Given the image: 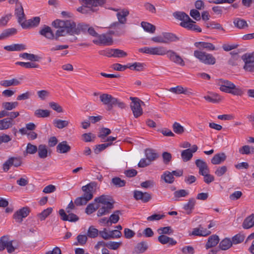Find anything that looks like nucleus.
I'll return each instance as SVG.
<instances>
[{"mask_svg":"<svg viewBox=\"0 0 254 254\" xmlns=\"http://www.w3.org/2000/svg\"><path fill=\"white\" fill-rule=\"evenodd\" d=\"M68 20H62L57 19L52 22V25L58 29L55 33V35L53 32L51 28L48 26L44 25V27L39 31V34L45 37L48 39L58 40L59 38L61 36H65L69 34V28L67 24Z\"/></svg>","mask_w":254,"mask_h":254,"instance_id":"f257e3e1","label":"nucleus"},{"mask_svg":"<svg viewBox=\"0 0 254 254\" xmlns=\"http://www.w3.org/2000/svg\"><path fill=\"white\" fill-rule=\"evenodd\" d=\"M82 5L77 10L82 14H87L96 12L99 7L106 2V0H79Z\"/></svg>","mask_w":254,"mask_h":254,"instance_id":"f03ea898","label":"nucleus"},{"mask_svg":"<svg viewBox=\"0 0 254 254\" xmlns=\"http://www.w3.org/2000/svg\"><path fill=\"white\" fill-rule=\"evenodd\" d=\"M67 25L69 28V34L71 35H79L81 32L85 33L86 31H87L90 35L94 37H97L99 35L93 27H90L86 24L79 23L76 25L74 22L68 20Z\"/></svg>","mask_w":254,"mask_h":254,"instance_id":"7ed1b4c3","label":"nucleus"},{"mask_svg":"<svg viewBox=\"0 0 254 254\" xmlns=\"http://www.w3.org/2000/svg\"><path fill=\"white\" fill-rule=\"evenodd\" d=\"M217 84L219 86L220 90L222 92L237 96H241L243 93L240 88L237 87L229 80L219 79L217 80Z\"/></svg>","mask_w":254,"mask_h":254,"instance_id":"20e7f679","label":"nucleus"},{"mask_svg":"<svg viewBox=\"0 0 254 254\" xmlns=\"http://www.w3.org/2000/svg\"><path fill=\"white\" fill-rule=\"evenodd\" d=\"M15 242L9 240L8 235H4L0 238V252L6 249L7 253L11 254L17 249L18 246L15 244Z\"/></svg>","mask_w":254,"mask_h":254,"instance_id":"39448f33","label":"nucleus"},{"mask_svg":"<svg viewBox=\"0 0 254 254\" xmlns=\"http://www.w3.org/2000/svg\"><path fill=\"white\" fill-rule=\"evenodd\" d=\"M169 50L163 46H157L148 47H145L138 49L140 53L149 54L153 56H164L167 55Z\"/></svg>","mask_w":254,"mask_h":254,"instance_id":"423d86ee","label":"nucleus"},{"mask_svg":"<svg viewBox=\"0 0 254 254\" xmlns=\"http://www.w3.org/2000/svg\"><path fill=\"white\" fill-rule=\"evenodd\" d=\"M194 56L200 62L207 65H213L216 63L215 58L210 54L200 50L194 51Z\"/></svg>","mask_w":254,"mask_h":254,"instance_id":"0eeeda50","label":"nucleus"},{"mask_svg":"<svg viewBox=\"0 0 254 254\" xmlns=\"http://www.w3.org/2000/svg\"><path fill=\"white\" fill-rule=\"evenodd\" d=\"M129 99L131 101L130 107L135 118H138L143 114V110L141 104H144L141 100L137 97H130Z\"/></svg>","mask_w":254,"mask_h":254,"instance_id":"6e6552de","label":"nucleus"},{"mask_svg":"<svg viewBox=\"0 0 254 254\" xmlns=\"http://www.w3.org/2000/svg\"><path fill=\"white\" fill-rule=\"evenodd\" d=\"M242 59L245 63L244 69L248 72H254V54H245L242 56Z\"/></svg>","mask_w":254,"mask_h":254,"instance_id":"1a4fd4ad","label":"nucleus"},{"mask_svg":"<svg viewBox=\"0 0 254 254\" xmlns=\"http://www.w3.org/2000/svg\"><path fill=\"white\" fill-rule=\"evenodd\" d=\"M99 98L100 101L103 104L107 106V110L110 111L112 109L114 106V101H116V98L107 93H103L100 95Z\"/></svg>","mask_w":254,"mask_h":254,"instance_id":"9d476101","label":"nucleus"},{"mask_svg":"<svg viewBox=\"0 0 254 254\" xmlns=\"http://www.w3.org/2000/svg\"><path fill=\"white\" fill-rule=\"evenodd\" d=\"M167 56L170 61L172 62L182 66H185V63L184 60L175 51L169 50Z\"/></svg>","mask_w":254,"mask_h":254,"instance_id":"9b49d317","label":"nucleus"},{"mask_svg":"<svg viewBox=\"0 0 254 254\" xmlns=\"http://www.w3.org/2000/svg\"><path fill=\"white\" fill-rule=\"evenodd\" d=\"M97 38H98L97 40L93 41V42L96 44L109 46L111 45L113 43L112 38L110 36H108L107 34H99Z\"/></svg>","mask_w":254,"mask_h":254,"instance_id":"f8f14e48","label":"nucleus"},{"mask_svg":"<svg viewBox=\"0 0 254 254\" xmlns=\"http://www.w3.org/2000/svg\"><path fill=\"white\" fill-rule=\"evenodd\" d=\"M67 213L68 214H67L65 211L63 209L59 210V215L63 221H68L71 222H75L79 220V217L74 213H72L71 212Z\"/></svg>","mask_w":254,"mask_h":254,"instance_id":"ddd939ff","label":"nucleus"},{"mask_svg":"<svg viewBox=\"0 0 254 254\" xmlns=\"http://www.w3.org/2000/svg\"><path fill=\"white\" fill-rule=\"evenodd\" d=\"M30 212V209L28 207H24L17 210L13 215V218L19 223H21L23 218L27 217Z\"/></svg>","mask_w":254,"mask_h":254,"instance_id":"4468645a","label":"nucleus"},{"mask_svg":"<svg viewBox=\"0 0 254 254\" xmlns=\"http://www.w3.org/2000/svg\"><path fill=\"white\" fill-rule=\"evenodd\" d=\"M133 197L137 200H140L143 202H148L151 199V195L148 192H143L139 190H134Z\"/></svg>","mask_w":254,"mask_h":254,"instance_id":"2eb2a0df","label":"nucleus"},{"mask_svg":"<svg viewBox=\"0 0 254 254\" xmlns=\"http://www.w3.org/2000/svg\"><path fill=\"white\" fill-rule=\"evenodd\" d=\"M40 22V18L38 16L34 17L28 20H24L21 23V26L24 29H27L32 27L37 26Z\"/></svg>","mask_w":254,"mask_h":254,"instance_id":"dca6fc26","label":"nucleus"},{"mask_svg":"<svg viewBox=\"0 0 254 254\" xmlns=\"http://www.w3.org/2000/svg\"><path fill=\"white\" fill-rule=\"evenodd\" d=\"M14 13L17 17L18 22L21 25V23L25 20V15L21 3L16 5Z\"/></svg>","mask_w":254,"mask_h":254,"instance_id":"f3484780","label":"nucleus"},{"mask_svg":"<svg viewBox=\"0 0 254 254\" xmlns=\"http://www.w3.org/2000/svg\"><path fill=\"white\" fill-rule=\"evenodd\" d=\"M195 165L199 169V174L202 176L209 173V169L207 164L201 159H197Z\"/></svg>","mask_w":254,"mask_h":254,"instance_id":"a211bd4d","label":"nucleus"},{"mask_svg":"<svg viewBox=\"0 0 254 254\" xmlns=\"http://www.w3.org/2000/svg\"><path fill=\"white\" fill-rule=\"evenodd\" d=\"M210 231L203 228L200 225L199 227L193 229L192 232L190 234V235L205 237L210 235Z\"/></svg>","mask_w":254,"mask_h":254,"instance_id":"6ab92c4d","label":"nucleus"},{"mask_svg":"<svg viewBox=\"0 0 254 254\" xmlns=\"http://www.w3.org/2000/svg\"><path fill=\"white\" fill-rule=\"evenodd\" d=\"M94 201L97 203H101L103 205H109V203H114L112 197L110 195H102L94 199Z\"/></svg>","mask_w":254,"mask_h":254,"instance_id":"aec40b11","label":"nucleus"},{"mask_svg":"<svg viewBox=\"0 0 254 254\" xmlns=\"http://www.w3.org/2000/svg\"><path fill=\"white\" fill-rule=\"evenodd\" d=\"M56 148L57 151L59 153H66L70 151L71 147L66 141H63L58 144Z\"/></svg>","mask_w":254,"mask_h":254,"instance_id":"412c9836","label":"nucleus"},{"mask_svg":"<svg viewBox=\"0 0 254 254\" xmlns=\"http://www.w3.org/2000/svg\"><path fill=\"white\" fill-rule=\"evenodd\" d=\"M227 156L225 153L221 152L215 154L211 159V163L214 165H218L225 161Z\"/></svg>","mask_w":254,"mask_h":254,"instance_id":"4be33fe9","label":"nucleus"},{"mask_svg":"<svg viewBox=\"0 0 254 254\" xmlns=\"http://www.w3.org/2000/svg\"><path fill=\"white\" fill-rule=\"evenodd\" d=\"M219 242V238L216 235H212L208 239L205 245V248L208 250L216 246Z\"/></svg>","mask_w":254,"mask_h":254,"instance_id":"5701e85b","label":"nucleus"},{"mask_svg":"<svg viewBox=\"0 0 254 254\" xmlns=\"http://www.w3.org/2000/svg\"><path fill=\"white\" fill-rule=\"evenodd\" d=\"M129 11L127 9H123L119 11L116 15L119 22L122 24H125L127 22V17Z\"/></svg>","mask_w":254,"mask_h":254,"instance_id":"b1692460","label":"nucleus"},{"mask_svg":"<svg viewBox=\"0 0 254 254\" xmlns=\"http://www.w3.org/2000/svg\"><path fill=\"white\" fill-rule=\"evenodd\" d=\"M93 195L90 194L86 195V196L83 195L82 196L76 198L74 201V203L77 206L85 205L88 201L93 198Z\"/></svg>","mask_w":254,"mask_h":254,"instance_id":"393cba45","label":"nucleus"},{"mask_svg":"<svg viewBox=\"0 0 254 254\" xmlns=\"http://www.w3.org/2000/svg\"><path fill=\"white\" fill-rule=\"evenodd\" d=\"M158 241L163 245L169 244L170 245L174 246L177 243V242L173 238L165 235H160L158 237Z\"/></svg>","mask_w":254,"mask_h":254,"instance_id":"a878e982","label":"nucleus"},{"mask_svg":"<svg viewBox=\"0 0 254 254\" xmlns=\"http://www.w3.org/2000/svg\"><path fill=\"white\" fill-rule=\"evenodd\" d=\"M194 46L199 49H206L208 51H214L216 50L215 47L211 43L199 42H195Z\"/></svg>","mask_w":254,"mask_h":254,"instance_id":"bb28decb","label":"nucleus"},{"mask_svg":"<svg viewBox=\"0 0 254 254\" xmlns=\"http://www.w3.org/2000/svg\"><path fill=\"white\" fill-rule=\"evenodd\" d=\"M113 208V203H109V205H103L102 207L99 209L97 212V216L100 217L109 214Z\"/></svg>","mask_w":254,"mask_h":254,"instance_id":"cd10ccee","label":"nucleus"},{"mask_svg":"<svg viewBox=\"0 0 254 254\" xmlns=\"http://www.w3.org/2000/svg\"><path fill=\"white\" fill-rule=\"evenodd\" d=\"M254 226V214H252L246 217L243 222L242 226L243 228L248 229L253 227Z\"/></svg>","mask_w":254,"mask_h":254,"instance_id":"c85d7f7f","label":"nucleus"},{"mask_svg":"<svg viewBox=\"0 0 254 254\" xmlns=\"http://www.w3.org/2000/svg\"><path fill=\"white\" fill-rule=\"evenodd\" d=\"M173 15L175 18L182 21V22L191 20L189 16L184 12L176 11L173 13Z\"/></svg>","mask_w":254,"mask_h":254,"instance_id":"c756f323","label":"nucleus"},{"mask_svg":"<svg viewBox=\"0 0 254 254\" xmlns=\"http://www.w3.org/2000/svg\"><path fill=\"white\" fill-rule=\"evenodd\" d=\"M148 248L147 244L145 242L138 243L134 249L133 252L136 254H141L145 252Z\"/></svg>","mask_w":254,"mask_h":254,"instance_id":"7c9ffc66","label":"nucleus"},{"mask_svg":"<svg viewBox=\"0 0 254 254\" xmlns=\"http://www.w3.org/2000/svg\"><path fill=\"white\" fill-rule=\"evenodd\" d=\"M4 49L8 51H20L26 49V46L22 44H15L6 46L4 47Z\"/></svg>","mask_w":254,"mask_h":254,"instance_id":"2f4dec72","label":"nucleus"},{"mask_svg":"<svg viewBox=\"0 0 254 254\" xmlns=\"http://www.w3.org/2000/svg\"><path fill=\"white\" fill-rule=\"evenodd\" d=\"M196 203V201L194 198H190L188 202L184 205V209L187 211V213L188 214H190L192 210L194 209V206Z\"/></svg>","mask_w":254,"mask_h":254,"instance_id":"473e14b6","label":"nucleus"},{"mask_svg":"<svg viewBox=\"0 0 254 254\" xmlns=\"http://www.w3.org/2000/svg\"><path fill=\"white\" fill-rule=\"evenodd\" d=\"M145 154L147 159L151 163L158 158L157 154L150 148L145 149Z\"/></svg>","mask_w":254,"mask_h":254,"instance_id":"72a5a7b5","label":"nucleus"},{"mask_svg":"<svg viewBox=\"0 0 254 254\" xmlns=\"http://www.w3.org/2000/svg\"><path fill=\"white\" fill-rule=\"evenodd\" d=\"M232 245L233 244L230 239L226 238L220 242L219 247L221 250L225 251L230 248Z\"/></svg>","mask_w":254,"mask_h":254,"instance_id":"f704fd0d","label":"nucleus"},{"mask_svg":"<svg viewBox=\"0 0 254 254\" xmlns=\"http://www.w3.org/2000/svg\"><path fill=\"white\" fill-rule=\"evenodd\" d=\"M19 57L32 62H38L41 59V58L37 55L27 53L20 54Z\"/></svg>","mask_w":254,"mask_h":254,"instance_id":"c9c22d12","label":"nucleus"},{"mask_svg":"<svg viewBox=\"0 0 254 254\" xmlns=\"http://www.w3.org/2000/svg\"><path fill=\"white\" fill-rule=\"evenodd\" d=\"M14 124L12 121H10L8 118H5L0 120V130L8 129Z\"/></svg>","mask_w":254,"mask_h":254,"instance_id":"e433bc0d","label":"nucleus"},{"mask_svg":"<svg viewBox=\"0 0 254 254\" xmlns=\"http://www.w3.org/2000/svg\"><path fill=\"white\" fill-rule=\"evenodd\" d=\"M145 64L143 63H134L133 64H127V68H128L131 70L136 71H142L144 69Z\"/></svg>","mask_w":254,"mask_h":254,"instance_id":"4c0bfd02","label":"nucleus"},{"mask_svg":"<svg viewBox=\"0 0 254 254\" xmlns=\"http://www.w3.org/2000/svg\"><path fill=\"white\" fill-rule=\"evenodd\" d=\"M20 84V81L16 78H12L10 80H4L0 82V85L4 87L16 86Z\"/></svg>","mask_w":254,"mask_h":254,"instance_id":"58836bf2","label":"nucleus"},{"mask_svg":"<svg viewBox=\"0 0 254 254\" xmlns=\"http://www.w3.org/2000/svg\"><path fill=\"white\" fill-rule=\"evenodd\" d=\"M16 32L17 30L14 28L5 29L0 35V40L4 39L11 35L16 34Z\"/></svg>","mask_w":254,"mask_h":254,"instance_id":"ea45409f","label":"nucleus"},{"mask_svg":"<svg viewBox=\"0 0 254 254\" xmlns=\"http://www.w3.org/2000/svg\"><path fill=\"white\" fill-rule=\"evenodd\" d=\"M161 179L163 180L166 183L172 184L174 181V177L173 174L169 171H165L161 175Z\"/></svg>","mask_w":254,"mask_h":254,"instance_id":"a19ab883","label":"nucleus"},{"mask_svg":"<svg viewBox=\"0 0 254 254\" xmlns=\"http://www.w3.org/2000/svg\"><path fill=\"white\" fill-rule=\"evenodd\" d=\"M162 35L164 37V40L166 41L165 44H168L171 42H175L179 40V38L175 34L171 33H163Z\"/></svg>","mask_w":254,"mask_h":254,"instance_id":"79ce46f5","label":"nucleus"},{"mask_svg":"<svg viewBox=\"0 0 254 254\" xmlns=\"http://www.w3.org/2000/svg\"><path fill=\"white\" fill-rule=\"evenodd\" d=\"M126 184V181L122 180L120 178L118 177L112 178L111 180V184L116 188L123 187L125 186Z\"/></svg>","mask_w":254,"mask_h":254,"instance_id":"37998d69","label":"nucleus"},{"mask_svg":"<svg viewBox=\"0 0 254 254\" xmlns=\"http://www.w3.org/2000/svg\"><path fill=\"white\" fill-rule=\"evenodd\" d=\"M38 156L40 158H45L48 156L47 147L44 144H40L38 148Z\"/></svg>","mask_w":254,"mask_h":254,"instance_id":"c03bdc74","label":"nucleus"},{"mask_svg":"<svg viewBox=\"0 0 254 254\" xmlns=\"http://www.w3.org/2000/svg\"><path fill=\"white\" fill-rule=\"evenodd\" d=\"M240 154L248 155L254 153V147L249 145H244L239 149Z\"/></svg>","mask_w":254,"mask_h":254,"instance_id":"a18cd8bd","label":"nucleus"},{"mask_svg":"<svg viewBox=\"0 0 254 254\" xmlns=\"http://www.w3.org/2000/svg\"><path fill=\"white\" fill-rule=\"evenodd\" d=\"M50 111L48 110L37 109L34 112V115L38 118H47L50 115Z\"/></svg>","mask_w":254,"mask_h":254,"instance_id":"49530a36","label":"nucleus"},{"mask_svg":"<svg viewBox=\"0 0 254 254\" xmlns=\"http://www.w3.org/2000/svg\"><path fill=\"white\" fill-rule=\"evenodd\" d=\"M193 155L190 148L184 150L181 152V157L184 162L190 161Z\"/></svg>","mask_w":254,"mask_h":254,"instance_id":"de8ad7c7","label":"nucleus"},{"mask_svg":"<svg viewBox=\"0 0 254 254\" xmlns=\"http://www.w3.org/2000/svg\"><path fill=\"white\" fill-rule=\"evenodd\" d=\"M54 126L59 129H62L66 127L69 124L68 121L60 119H55L53 121Z\"/></svg>","mask_w":254,"mask_h":254,"instance_id":"09e8293b","label":"nucleus"},{"mask_svg":"<svg viewBox=\"0 0 254 254\" xmlns=\"http://www.w3.org/2000/svg\"><path fill=\"white\" fill-rule=\"evenodd\" d=\"M120 215H121V211L116 210L110 215L109 218L110 225H111L112 224H116L119 221L120 219Z\"/></svg>","mask_w":254,"mask_h":254,"instance_id":"8fccbe9b","label":"nucleus"},{"mask_svg":"<svg viewBox=\"0 0 254 254\" xmlns=\"http://www.w3.org/2000/svg\"><path fill=\"white\" fill-rule=\"evenodd\" d=\"M141 25L145 31L150 33L155 32L156 27L154 25L147 22H142Z\"/></svg>","mask_w":254,"mask_h":254,"instance_id":"3c124183","label":"nucleus"},{"mask_svg":"<svg viewBox=\"0 0 254 254\" xmlns=\"http://www.w3.org/2000/svg\"><path fill=\"white\" fill-rule=\"evenodd\" d=\"M18 105L17 102H3L2 103V107L4 110L6 111L12 110L16 108Z\"/></svg>","mask_w":254,"mask_h":254,"instance_id":"603ef678","label":"nucleus"},{"mask_svg":"<svg viewBox=\"0 0 254 254\" xmlns=\"http://www.w3.org/2000/svg\"><path fill=\"white\" fill-rule=\"evenodd\" d=\"M245 238L244 234L242 233H239L232 238V242L233 244L237 245L243 242Z\"/></svg>","mask_w":254,"mask_h":254,"instance_id":"864d4df0","label":"nucleus"},{"mask_svg":"<svg viewBox=\"0 0 254 254\" xmlns=\"http://www.w3.org/2000/svg\"><path fill=\"white\" fill-rule=\"evenodd\" d=\"M158 233L162 235H170L173 233V230L170 226L160 227L157 230Z\"/></svg>","mask_w":254,"mask_h":254,"instance_id":"5fc2aeb1","label":"nucleus"},{"mask_svg":"<svg viewBox=\"0 0 254 254\" xmlns=\"http://www.w3.org/2000/svg\"><path fill=\"white\" fill-rule=\"evenodd\" d=\"M189 194V191L182 189L175 191L174 192V196L175 197V200H178V198L182 197H186Z\"/></svg>","mask_w":254,"mask_h":254,"instance_id":"6e6d98bb","label":"nucleus"},{"mask_svg":"<svg viewBox=\"0 0 254 254\" xmlns=\"http://www.w3.org/2000/svg\"><path fill=\"white\" fill-rule=\"evenodd\" d=\"M204 98L206 100L214 103H219L222 100L221 97L217 94H213L212 96H205Z\"/></svg>","mask_w":254,"mask_h":254,"instance_id":"4d7b16f0","label":"nucleus"},{"mask_svg":"<svg viewBox=\"0 0 254 254\" xmlns=\"http://www.w3.org/2000/svg\"><path fill=\"white\" fill-rule=\"evenodd\" d=\"M53 208L49 207L44 209L41 213L38 214V217L41 221L44 220L52 212Z\"/></svg>","mask_w":254,"mask_h":254,"instance_id":"13d9d810","label":"nucleus"},{"mask_svg":"<svg viewBox=\"0 0 254 254\" xmlns=\"http://www.w3.org/2000/svg\"><path fill=\"white\" fill-rule=\"evenodd\" d=\"M234 24L236 27L240 29L244 28L248 26L246 20L240 18L235 19L234 21Z\"/></svg>","mask_w":254,"mask_h":254,"instance_id":"bf43d9fd","label":"nucleus"},{"mask_svg":"<svg viewBox=\"0 0 254 254\" xmlns=\"http://www.w3.org/2000/svg\"><path fill=\"white\" fill-rule=\"evenodd\" d=\"M77 242L74 243V245H84L87 241V236L85 235H78L77 237Z\"/></svg>","mask_w":254,"mask_h":254,"instance_id":"052dcab7","label":"nucleus"},{"mask_svg":"<svg viewBox=\"0 0 254 254\" xmlns=\"http://www.w3.org/2000/svg\"><path fill=\"white\" fill-rule=\"evenodd\" d=\"M172 127L173 131L177 134H182L185 131L184 127L177 122L173 124Z\"/></svg>","mask_w":254,"mask_h":254,"instance_id":"680f3d73","label":"nucleus"},{"mask_svg":"<svg viewBox=\"0 0 254 254\" xmlns=\"http://www.w3.org/2000/svg\"><path fill=\"white\" fill-rule=\"evenodd\" d=\"M98 234V230L95 228L93 226H90L88 230L87 236L89 238H94L96 237Z\"/></svg>","mask_w":254,"mask_h":254,"instance_id":"e2e57ef3","label":"nucleus"},{"mask_svg":"<svg viewBox=\"0 0 254 254\" xmlns=\"http://www.w3.org/2000/svg\"><path fill=\"white\" fill-rule=\"evenodd\" d=\"M228 171L227 167L226 166H222L217 167L214 173L217 177H221L224 175Z\"/></svg>","mask_w":254,"mask_h":254,"instance_id":"0e129e2a","label":"nucleus"},{"mask_svg":"<svg viewBox=\"0 0 254 254\" xmlns=\"http://www.w3.org/2000/svg\"><path fill=\"white\" fill-rule=\"evenodd\" d=\"M111 132V130L106 127H102L100 129L98 137L101 139H105V137Z\"/></svg>","mask_w":254,"mask_h":254,"instance_id":"69168bd1","label":"nucleus"},{"mask_svg":"<svg viewBox=\"0 0 254 254\" xmlns=\"http://www.w3.org/2000/svg\"><path fill=\"white\" fill-rule=\"evenodd\" d=\"M99 208L98 204H95L93 203H90L86 208L85 212L87 214H92L93 212L97 210Z\"/></svg>","mask_w":254,"mask_h":254,"instance_id":"338daca9","label":"nucleus"},{"mask_svg":"<svg viewBox=\"0 0 254 254\" xmlns=\"http://www.w3.org/2000/svg\"><path fill=\"white\" fill-rule=\"evenodd\" d=\"M11 166L15 167L20 166L22 164V160L20 158L11 157L9 158Z\"/></svg>","mask_w":254,"mask_h":254,"instance_id":"774afa93","label":"nucleus"}]
</instances>
